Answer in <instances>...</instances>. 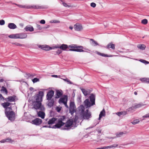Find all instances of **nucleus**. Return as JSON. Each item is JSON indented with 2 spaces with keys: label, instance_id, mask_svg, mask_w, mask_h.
<instances>
[{
  "label": "nucleus",
  "instance_id": "nucleus-15",
  "mask_svg": "<svg viewBox=\"0 0 149 149\" xmlns=\"http://www.w3.org/2000/svg\"><path fill=\"white\" fill-rule=\"evenodd\" d=\"M16 96L13 95V96H9L5 98L4 100L7 102H15Z\"/></svg>",
  "mask_w": 149,
  "mask_h": 149
},
{
  "label": "nucleus",
  "instance_id": "nucleus-63",
  "mask_svg": "<svg viewBox=\"0 0 149 149\" xmlns=\"http://www.w3.org/2000/svg\"><path fill=\"white\" fill-rule=\"evenodd\" d=\"M102 117V116H101V117H100V116L99 115V117L98 119H97V120H98V121H99V120Z\"/></svg>",
  "mask_w": 149,
  "mask_h": 149
},
{
  "label": "nucleus",
  "instance_id": "nucleus-25",
  "mask_svg": "<svg viewBox=\"0 0 149 149\" xmlns=\"http://www.w3.org/2000/svg\"><path fill=\"white\" fill-rule=\"evenodd\" d=\"M127 114V112L126 111H120L116 113V114L119 116H120L121 115L124 116L126 115Z\"/></svg>",
  "mask_w": 149,
  "mask_h": 149
},
{
  "label": "nucleus",
  "instance_id": "nucleus-34",
  "mask_svg": "<svg viewBox=\"0 0 149 149\" xmlns=\"http://www.w3.org/2000/svg\"><path fill=\"white\" fill-rule=\"evenodd\" d=\"M11 140L10 138H8L6 139H4L0 141V142L1 143H4L5 142H10Z\"/></svg>",
  "mask_w": 149,
  "mask_h": 149
},
{
  "label": "nucleus",
  "instance_id": "nucleus-47",
  "mask_svg": "<svg viewBox=\"0 0 149 149\" xmlns=\"http://www.w3.org/2000/svg\"><path fill=\"white\" fill-rule=\"evenodd\" d=\"M5 23V22L4 20L2 19L1 20H0V25H3Z\"/></svg>",
  "mask_w": 149,
  "mask_h": 149
},
{
  "label": "nucleus",
  "instance_id": "nucleus-46",
  "mask_svg": "<svg viewBox=\"0 0 149 149\" xmlns=\"http://www.w3.org/2000/svg\"><path fill=\"white\" fill-rule=\"evenodd\" d=\"M13 44H14L15 45L17 46H24V45L20 44L19 43H17V42L14 43H13Z\"/></svg>",
  "mask_w": 149,
  "mask_h": 149
},
{
  "label": "nucleus",
  "instance_id": "nucleus-21",
  "mask_svg": "<svg viewBox=\"0 0 149 149\" xmlns=\"http://www.w3.org/2000/svg\"><path fill=\"white\" fill-rule=\"evenodd\" d=\"M57 119L56 118H52L48 120L47 123L49 125L54 124L55 123V122L57 120Z\"/></svg>",
  "mask_w": 149,
  "mask_h": 149
},
{
  "label": "nucleus",
  "instance_id": "nucleus-20",
  "mask_svg": "<svg viewBox=\"0 0 149 149\" xmlns=\"http://www.w3.org/2000/svg\"><path fill=\"white\" fill-rule=\"evenodd\" d=\"M67 97L66 96L65 97L61 98L58 100V102L59 104L63 103L64 104L65 102H67Z\"/></svg>",
  "mask_w": 149,
  "mask_h": 149
},
{
  "label": "nucleus",
  "instance_id": "nucleus-10",
  "mask_svg": "<svg viewBox=\"0 0 149 149\" xmlns=\"http://www.w3.org/2000/svg\"><path fill=\"white\" fill-rule=\"evenodd\" d=\"M42 120L38 118H36L31 121V123L36 125H39L42 123Z\"/></svg>",
  "mask_w": 149,
  "mask_h": 149
},
{
  "label": "nucleus",
  "instance_id": "nucleus-13",
  "mask_svg": "<svg viewBox=\"0 0 149 149\" xmlns=\"http://www.w3.org/2000/svg\"><path fill=\"white\" fill-rule=\"evenodd\" d=\"M29 7H30V9L33 8L34 9H44L46 8L44 6H40L37 5L33 6L29 5Z\"/></svg>",
  "mask_w": 149,
  "mask_h": 149
},
{
  "label": "nucleus",
  "instance_id": "nucleus-19",
  "mask_svg": "<svg viewBox=\"0 0 149 149\" xmlns=\"http://www.w3.org/2000/svg\"><path fill=\"white\" fill-rule=\"evenodd\" d=\"M41 111L37 112V114L38 117L41 118L42 119H44L45 117V113Z\"/></svg>",
  "mask_w": 149,
  "mask_h": 149
},
{
  "label": "nucleus",
  "instance_id": "nucleus-55",
  "mask_svg": "<svg viewBox=\"0 0 149 149\" xmlns=\"http://www.w3.org/2000/svg\"><path fill=\"white\" fill-rule=\"evenodd\" d=\"M7 111H10V110H12V108L11 107H8L7 108Z\"/></svg>",
  "mask_w": 149,
  "mask_h": 149
},
{
  "label": "nucleus",
  "instance_id": "nucleus-45",
  "mask_svg": "<svg viewBox=\"0 0 149 149\" xmlns=\"http://www.w3.org/2000/svg\"><path fill=\"white\" fill-rule=\"evenodd\" d=\"M62 108L61 107H57L55 109L57 111V112H59Z\"/></svg>",
  "mask_w": 149,
  "mask_h": 149
},
{
  "label": "nucleus",
  "instance_id": "nucleus-35",
  "mask_svg": "<svg viewBox=\"0 0 149 149\" xmlns=\"http://www.w3.org/2000/svg\"><path fill=\"white\" fill-rule=\"evenodd\" d=\"M54 101L53 100H52L49 102L48 104L47 105L49 107H51L54 105Z\"/></svg>",
  "mask_w": 149,
  "mask_h": 149
},
{
  "label": "nucleus",
  "instance_id": "nucleus-29",
  "mask_svg": "<svg viewBox=\"0 0 149 149\" xmlns=\"http://www.w3.org/2000/svg\"><path fill=\"white\" fill-rule=\"evenodd\" d=\"M99 121H98V120H95L94 121V123H93V126H91L89 127L88 128L86 129V130H87L88 129L91 128H92L94 127L97 124L99 123Z\"/></svg>",
  "mask_w": 149,
  "mask_h": 149
},
{
  "label": "nucleus",
  "instance_id": "nucleus-32",
  "mask_svg": "<svg viewBox=\"0 0 149 149\" xmlns=\"http://www.w3.org/2000/svg\"><path fill=\"white\" fill-rule=\"evenodd\" d=\"M96 53L98 55L101 56H102L107 57H110L111 56V55H108L107 54H105L103 53H100V52H97Z\"/></svg>",
  "mask_w": 149,
  "mask_h": 149
},
{
  "label": "nucleus",
  "instance_id": "nucleus-52",
  "mask_svg": "<svg viewBox=\"0 0 149 149\" xmlns=\"http://www.w3.org/2000/svg\"><path fill=\"white\" fill-rule=\"evenodd\" d=\"M8 37L10 38L14 39V34H12L8 36Z\"/></svg>",
  "mask_w": 149,
  "mask_h": 149
},
{
  "label": "nucleus",
  "instance_id": "nucleus-38",
  "mask_svg": "<svg viewBox=\"0 0 149 149\" xmlns=\"http://www.w3.org/2000/svg\"><path fill=\"white\" fill-rule=\"evenodd\" d=\"M61 79H62L63 80L67 82L68 84H72V82L69 79H68L67 78H66V79L62 78Z\"/></svg>",
  "mask_w": 149,
  "mask_h": 149
},
{
  "label": "nucleus",
  "instance_id": "nucleus-62",
  "mask_svg": "<svg viewBox=\"0 0 149 149\" xmlns=\"http://www.w3.org/2000/svg\"><path fill=\"white\" fill-rule=\"evenodd\" d=\"M27 74L29 76V77H31L32 76V75L30 74L29 73Z\"/></svg>",
  "mask_w": 149,
  "mask_h": 149
},
{
  "label": "nucleus",
  "instance_id": "nucleus-51",
  "mask_svg": "<svg viewBox=\"0 0 149 149\" xmlns=\"http://www.w3.org/2000/svg\"><path fill=\"white\" fill-rule=\"evenodd\" d=\"M36 27L39 30H41L42 29V28L41 26L39 24H36Z\"/></svg>",
  "mask_w": 149,
  "mask_h": 149
},
{
  "label": "nucleus",
  "instance_id": "nucleus-59",
  "mask_svg": "<svg viewBox=\"0 0 149 149\" xmlns=\"http://www.w3.org/2000/svg\"><path fill=\"white\" fill-rule=\"evenodd\" d=\"M3 99H4V97L1 94H0V100H1Z\"/></svg>",
  "mask_w": 149,
  "mask_h": 149
},
{
  "label": "nucleus",
  "instance_id": "nucleus-61",
  "mask_svg": "<svg viewBox=\"0 0 149 149\" xmlns=\"http://www.w3.org/2000/svg\"><path fill=\"white\" fill-rule=\"evenodd\" d=\"M52 77H56V78L57 77H58V76L57 75H52Z\"/></svg>",
  "mask_w": 149,
  "mask_h": 149
},
{
  "label": "nucleus",
  "instance_id": "nucleus-42",
  "mask_svg": "<svg viewBox=\"0 0 149 149\" xmlns=\"http://www.w3.org/2000/svg\"><path fill=\"white\" fill-rule=\"evenodd\" d=\"M141 106V105L140 104H135L133 106L134 108V109H136L140 107Z\"/></svg>",
  "mask_w": 149,
  "mask_h": 149
},
{
  "label": "nucleus",
  "instance_id": "nucleus-44",
  "mask_svg": "<svg viewBox=\"0 0 149 149\" xmlns=\"http://www.w3.org/2000/svg\"><path fill=\"white\" fill-rule=\"evenodd\" d=\"M140 61H141V62L145 64H148L149 63L148 61L143 59H141L140 60Z\"/></svg>",
  "mask_w": 149,
  "mask_h": 149
},
{
  "label": "nucleus",
  "instance_id": "nucleus-7",
  "mask_svg": "<svg viewBox=\"0 0 149 149\" xmlns=\"http://www.w3.org/2000/svg\"><path fill=\"white\" fill-rule=\"evenodd\" d=\"M5 114L8 119L11 121H13L15 119V113L13 111H5Z\"/></svg>",
  "mask_w": 149,
  "mask_h": 149
},
{
  "label": "nucleus",
  "instance_id": "nucleus-14",
  "mask_svg": "<svg viewBox=\"0 0 149 149\" xmlns=\"http://www.w3.org/2000/svg\"><path fill=\"white\" fill-rule=\"evenodd\" d=\"M39 47L41 48V49L42 50L46 51L49 50L51 49H55V48H54V46H53L52 47H49V46L47 45H40Z\"/></svg>",
  "mask_w": 149,
  "mask_h": 149
},
{
  "label": "nucleus",
  "instance_id": "nucleus-57",
  "mask_svg": "<svg viewBox=\"0 0 149 149\" xmlns=\"http://www.w3.org/2000/svg\"><path fill=\"white\" fill-rule=\"evenodd\" d=\"M143 117L146 118H149V113L143 116Z\"/></svg>",
  "mask_w": 149,
  "mask_h": 149
},
{
  "label": "nucleus",
  "instance_id": "nucleus-12",
  "mask_svg": "<svg viewBox=\"0 0 149 149\" xmlns=\"http://www.w3.org/2000/svg\"><path fill=\"white\" fill-rule=\"evenodd\" d=\"M74 28L75 30L78 31H81L83 29L82 25L79 23L74 25Z\"/></svg>",
  "mask_w": 149,
  "mask_h": 149
},
{
  "label": "nucleus",
  "instance_id": "nucleus-58",
  "mask_svg": "<svg viewBox=\"0 0 149 149\" xmlns=\"http://www.w3.org/2000/svg\"><path fill=\"white\" fill-rule=\"evenodd\" d=\"M63 6H64L65 7H67L68 6V5H67V3H64V2L63 3Z\"/></svg>",
  "mask_w": 149,
  "mask_h": 149
},
{
  "label": "nucleus",
  "instance_id": "nucleus-54",
  "mask_svg": "<svg viewBox=\"0 0 149 149\" xmlns=\"http://www.w3.org/2000/svg\"><path fill=\"white\" fill-rule=\"evenodd\" d=\"M52 126H50L44 125V126H43L42 127V128H44V127L47 128V127H48V128H52Z\"/></svg>",
  "mask_w": 149,
  "mask_h": 149
},
{
  "label": "nucleus",
  "instance_id": "nucleus-41",
  "mask_svg": "<svg viewBox=\"0 0 149 149\" xmlns=\"http://www.w3.org/2000/svg\"><path fill=\"white\" fill-rule=\"evenodd\" d=\"M32 81L33 83H35L39 81V79L38 78H35L32 79Z\"/></svg>",
  "mask_w": 149,
  "mask_h": 149
},
{
  "label": "nucleus",
  "instance_id": "nucleus-17",
  "mask_svg": "<svg viewBox=\"0 0 149 149\" xmlns=\"http://www.w3.org/2000/svg\"><path fill=\"white\" fill-rule=\"evenodd\" d=\"M11 104V103L6 102L4 103H2L1 104V105L3 106L4 108H5V111H7V108Z\"/></svg>",
  "mask_w": 149,
  "mask_h": 149
},
{
  "label": "nucleus",
  "instance_id": "nucleus-24",
  "mask_svg": "<svg viewBox=\"0 0 149 149\" xmlns=\"http://www.w3.org/2000/svg\"><path fill=\"white\" fill-rule=\"evenodd\" d=\"M19 38L24 39L26 38L27 37L26 34L24 33H19Z\"/></svg>",
  "mask_w": 149,
  "mask_h": 149
},
{
  "label": "nucleus",
  "instance_id": "nucleus-8",
  "mask_svg": "<svg viewBox=\"0 0 149 149\" xmlns=\"http://www.w3.org/2000/svg\"><path fill=\"white\" fill-rule=\"evenodd\" d=\"M76 107L74 102H70L69 107V112L72 115L76 112Z\"/></svg>",
  "mask_w": 149,
  "mask_h": 149
},
{
  "label": "nucleus",
  "instance_id": "nucleus-48",
  "mask_svg": "<svg viewBox=\"0 0 149 149\" xmlns=\"http://www.w3.org/2000/svg\"><path fill=\"white\" fill-rule=\"evenodd\" d=\"M91 6L93 8H95L96 6V4L95 3L92 2L91 3Z\"/></svg>",
  "mask_w": 149,
  "mask_h": 149
},
{
  "label": "nucleus",
  "instance_id": "nucleus-26",
  "mask_svg": "<svg viewBox=\"0 0 149 149\" xmlns=\"http://www.w3.org/2000/svg\"><path fill=\"white\" fill-rule=\"evenodd\" d=\"M137 47L142 50H144L146 47V46L143 44H139L137 46Z\"/></svg>",
  "mask_w": 149,
  "mask_h": 149
},
{
  "label": "nucleus",
  "instance_id": "nucleus-40",
  "mask_svg": "<svg viewBox=\"0 0 149 149\" xmlns=\"http://www.w3.org/2000/svg\"><path fill=\"white\" fill-rule=\"evenodd\" d=\"M50 22L51 23H60V21L56 20H51Z\"/></svg>",
  "mask_w": 149,
  "mask_h": 149
},
{
  "label": "nucleus",
  "instance_id": "nucleus-43",
  "mask_svg": "<svg viewBox=\"0 0 149 149\" xmlns=\"http://www.w3.org/2000/svg\"><path fill=\"white\" fill-rule=\"evenodd\" d=\"M141 23L144 24H146L148 23V20L146 19H144L142 20Z\"/></svg>",
  "mask_w": 149,
  "mask_h": 149
},
{
  "label": "nucleus",
  "instance_id": "nucleus-64",
  "mask_svg": "<svg viewBox=\"0 0 149 149\" xmlns=\"http://www.w3.org/2000/svg\"><path fill=\"white\" fill-rule=\"evenodd\" d=\"M29 89L31 91H32L33 90L34 88L33 87H31Z\"/></svg>",
  "mask_w": 149,
  "mask_h": 149
},
{
  "label": "nucleus",
  "instance_id": "nucleus-9",
  "mask_svg": "<svg viewBox=\"0 0 149 149\" xmlns=\"http://www.w3.org/2000/svg\"><path fill=\"white\" fill-rule=\"evenodd\" d=\"M68 47V46L67 45L62 44L61 45H57L54 46V48L58 49L59 48L63 51H65Z\"/></svg>",
  "mask_w": 149,
  "mask_h": 149
},
{
  "label": "nucleus",
  "instance_id": "nucleus-4",
  "mask_svg": "<svg viewBox=\"0 0 149 149\" xmlns=\"http://www.w3.org/2000/svg\"><path fill=\"white\" fill-rule=\"evenodd\" d=\"M77 119L75 118L73 120H68L66 123L65 127L67 128H63V130H68L69 129L68 128L71 126V127H72L74 126V127L75 128L77 127V125L76 124Z\"/></svg>",
  "mask_w": 149,
  "mask_h": 149
},
{
  "label": "nucleus",
  "instance_id": "nucleus-50",
  "mask_svg": "<svg viewBox=\"0 0 149 149\" xmlns=\"http://www.w3.org/2000/svg\"><path fill=\"white\" fill-rule=\"evenodd\" d=\"M14 34V39L19 38V33H17Z\"/></svg>",
  "mask_w": 149,
  "mask_h": 149
},
{
  "label": "nucleus",
  "instance_id": "nucleus-18",
  "mask_svg": "<svg viewBox=\"0 0 149 149\" xmlns=\"http://www.w3.org/2000/svg\"><path fill=\"white\" fill-rule=\"evenodd\" d=\"M24 29L26 31H29L30 32H32L34 31L33 27L31 25H28L26 26L24 28Z\"/></svg>",
  "mask_w": 149,
  "mask_h": 149
},
{
  "label": "nucleus",
  "instance_id": "nucleus-39",
  "mask_svg": "<svg viewBox=\"0 0 149 149\" xmlns=\"http://www.w3.org/2000/svg\"><path fill=\"white\" fill-rule=\"evenodd\" d=\"M139 122V119H136L134 120L131 123L132 124L135 125L138 123Z\"/></svg>",
  "mask_w": 149,
  "mask_h": 149
},
{
  "label": "nucleus",
  "instance_id": "nucleus-60",
  "mask_svg": "<svg viewBox=\"0 0 149 149\" xmlns=\"http://www.w3.org/2000/svg\"><path fill=\"white\" fill-rule=\"evenodd\" d=\"M63 104L65 105V107L66 108H68V106L67 104V102H65V103Z\"/></svg>",
  "mask_w": 149,
  "mask_h": 149
},
{
  "label": "nucleus",
  "instance_id": "nucleus-16",
  "mask_svg": "<svg viewBox=\"0 0 149 149\" xmlns=\"http://www.w3.org/2000/svg\"><path fill=\"white\" fill-rule=\"evenodd\" d=\"M79 88L81 90L85 96H86L89 95L90 93V92L88 89L86 90L85 89L82 88V87H80Z\"/></svg>",
  "mask_w": 149,
  "mask_h": 149
},
{
  "label": "nucleus",
  "instance_id": "nucleus-1",
  "mask_svg": "<svg viewBox=\"0 0 149 149\" xmlns=\"http://www.w3.org/2000/svg\"><path fill=\"white\" fill-rule=\"evenodd\" d=\"M44 96V93L42 91H40L38 93L34 96L36 101L34 102L33 108L36 110H39L40 111H44L45 108L42 105L41 102L42 101V97Z\"/></svg>",
  "mask_w": 149,
  "mask_h": 149
},
{
  "label": "nucleus",
  "instance_id": "nucleus-36",
  "mask_svg": "<svg viewBox=\"0 0 149 149\" xmlns=\"http://www.w3.org/2000/svg\"><path fill=\"white\" fill-rule=\"evenodd\" d=\"M127 110L128 112H132L135 111V109L134 107L133 106H132V107H131L129 108L128 109H127Z\"/></svg>",
  "mask_w": 149,
  "mask_h": 149
},
{
  "label": "nucleus",
  "instance_id": "nucleus-37",
  "mask_svg": "<svg viewBox=\"0 0 149 149\" xmlns=\"http://www.w3.org/2000/svg\"><path fill=\"white\" fill-rule=\"evenodd\" d=\"M105 115V110L103 109L100 112V113L99 114L100 116H104Z\"/></svg>",
  "mask_w": 149,
  "mask_h": 149
},
{
  "label": "nucleus",
  "instance_id": "nucleus-33",
  "mask_svg": "<svg viewBox=\"0 0 149 149\" xmlns=\"http://www.w3.org/2000/svg\"><path fill=\"white\" fill-rule=\"evenodd\" d=\"M1 92L3 93H5L6 94H7L8 93V91L6 88L3 86H2L1 90Z\"/></svg>",
  "mask_w": 149,
  "mask_h": 149
},
{
  "label": "nucleus",
  "instance_id": "nucleus-49",
  "mask_svg": "<svg viewBox=\"0 0 149 149\" xmlns=\"http://www.w3.org/2000/svg\"><path fill=\"white\" fill-rule=\"evenodd\" d=\"M123 132H120L118 134L116 135V136L117 137H120L121 136H122L123 135Z\"/></svg>",
  "mask_w": 149,
  "mask_h": 149
},
{
  "label": "nucleus",
  "instance_id": "nucleus-5",
  "mask_svg": "<svg viewBox=\"0 0 149 149\" xmlns=\"http://www.w3.org/2000/svg\"><path fill=\"white\" fill-rule=\"evenodd\" d=\"M68 47L71 48L70 49L69 51H74L77 52H85L83 49V47L81 46H77V45L75 44H72L69 45Z\"/></svg>",
  "mask_w": 149,
  "mask_h": 149
},
{
  "label": "nucleus",
  "instance_id": "nucleus-6",
  "mask_svg": "<svg viewBox=\"0 0 149 149\" xmlns=\"http://www.w3.org/2000/svg\"><path fill=\"white\" fill-rule=\"evenodd\" d=\"M65 117L64 116L61 117L58 120V122L55 125L52 126V128L56 129L60 128L61 126L63 125L65 123L63 122L65 120Z\"/></svg>",
  "mask_w": 149,
  "mask_h": 149
},
{
  "label": "nucleus",
  "instance_id": "nucleus-3",
  "mask_svg": "<svg viewBox=\"0 0 149 149\" xmlns=\"http://www.w3.org/2000/svg\"><path fill=\"white\" fill-rule=\"evenodd\" d=\"M90 101L88 99H86L84 102V104L86 108H89L95 104V96L93 93L89 96Z\"/></svg>",
  "mask_w": 149,
  "mask_h": 149
},
{
  "label": "nucleus",
  "instance_id": "nucleus-27",
  "mask_svg": "<svg viewBox=\"0 0 149 149\" xmlns=\"http://www.w3.org/2000/svg\"><path fill=\"white\" fill-rule=\"evenodd\" d=\"M62 95V93L61 92L59 91L58 90L56 91V96L55 97L56 98H58L61 97Z\"/></svg>",
  "mask_w": 149,
  "mask_h": 149
},
{
  "label": "nucleus",
  "instance_id": "nucleus-56",
  "mask_svg": "<svg viewBox=\"0 0 149 149\" xmlns=\"http://www.w3.org/2000/svg\"><path fill=\"white\" fill-rule=\"evenodd\" d=\"M62 52V51L60 50H58V51L56 52V53L58 54H59Z\"/></svg>",
  "mask_w": 149,
  "mask_h": 149
},
{
  "label": "nucleus",
  "instance_id": "nucleus-28",
  "mask_svg": "<svg viewBox=\"0 0 149 149\" xmlns=\"http://www.w3.org/2000/svg\"><path fill=\"white\" fill-rule=\"evenodd\" d=\"M90 40L92 41L91 42V43L92 45L93 46H96L99 45L98 43H97L96 41L94 40L93 39H90Z\"/></svg>",
  "mask_w": 149,
  "mask_h": 149
},
{
  "label": "nucleus",
  "instance_id": "nucleus-23",
  "mask_svg": "<svg viewBox=\"0 0 149 149\" xmlns=\"http://www.w3.org/2000/svg\"><path fill=\"white\" fill-rule=\"evenodd\" d=\"M15 4L18 6V7L23 8H26V9H30V7H29V5H22L19 4H17L16 3H15Z\"/></svg>",
  "mask_w": 149,
  "mask_h": 149
},
{
  "label": "nucleus",
  "instance_id": "nucleus-30",
  "mask_svg": "<svg viewBox=\"0 0 149 149\" xmlns=\"http://www.w3.org/2000/svg\"><path fill=\"white\" fill-rule=\"evenodd\" d=\"M140 80L143 82L149 83V78H143L140 79Z\"/></svg>",
  "mask_w": 149,
  "mask_h": 149
},
{
  "label": "nucleus",
  "instance_id": "nucleus-31",
  "mask_svg": "<svg viewBox=\"0 0 149 149\" xmlns=\"http://www.w3.org/2000/svg\"><path fill=\"white\" fill-rule=\"evenodd\" d=\"M111 48L113 49H115V45L114 44L109 43V44L107 47V48Z\"/></svg>",
  "mask_w": 149,
  "mask_h": 149
},
{
  "label": "nucleus",
  "instance_id": "nucleus-2",
  "mask_svg": "<svg viewBox=\"0 0 149 149\" xmlns=\"http://www.w3.org/2000/svg\"><path fill=\"white\" fill-rule=\"evenodd\" d=\"M79 110L84 119L88 120L91 117V113L88 111V109L84 111L85 107L83 105H81L79 107Z\"/></svg>",
  "mask_w": 149,
  "mask_h": 149
},
{
  "label": "nucleus",
  "instance_id": "nucleus-53",
  "mask_svg": "<svg viewBox=\"0 0 149 149\" xmlns=\"http://www.w3.org/2000/svg\"><path fill=\"white\" fill-rule=\"evenodd\" d=\"M40 23L41 24H44L45 23V22L44 20L42 19L40 20Z\"/></svg>",
  "mask_w": 149,
  "mask_h": 149
},
{
  "label": "nucleus",
  "instance_id": "nucleus-11",
  "mask_svg": "<svg viewBox=\"0 0 149 149\" xmlns=\"http://www.w3.org/2000/svg\"><path fill=\"white\" fill-rule=\"evenodd\" d=\"M54 93V91L51 90L48 91L46 95V98L49 100H51L52 97L53 96Z\"/></svg>",
  "mask_w": 149,
  "mask_h": 149
},
{
  "label": "nucleus",
  "instance_id": "nucleus-22",
  "mask_svg": "<svg viewBox=\"0 0 149 149\" xmlns=\"http://www.w3.org/2000/svg\"><path fill=\"white\" fill-rule=\"evenodd\" d=\"M8 27L11 29H15L17 28L16 25L13 23H9L8 25Z\"/></svg>",
  "mask_w": 149,
  "mask_h": 149
}]
</instances>
